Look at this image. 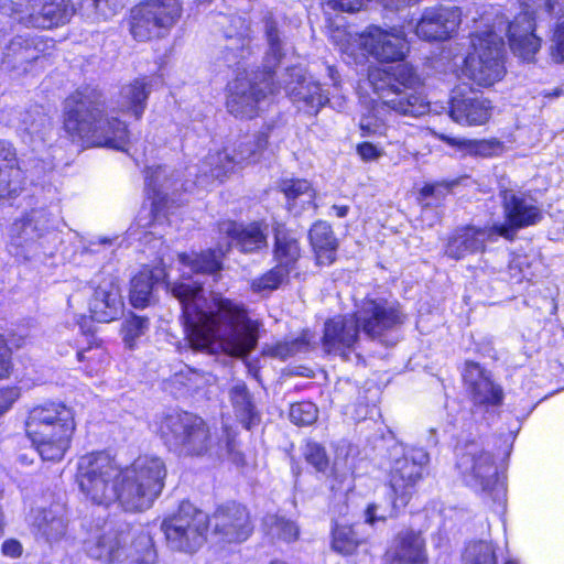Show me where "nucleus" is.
Segmentation results:
<instances>
[{
    "instance_id": "obj_30",
    "label": "nucleus",
    "mask_w": 564,
    "mask_h": 564,
    "mask_svg": "<svg viewBox=\"0 0 564 564\" xmlns=\"http://www.w3.org/2000/svg\"><path fill=\"white\" fill-rule=\"evenodd\" d=\"M25 184V176L19 165L14 149L0 142V202L18 197Z\"/></svg>"
},
{
    "instance_id": "obj_1",
    "label": "nucleus",
    "mask_w": 564,
    "mask_h": 564,
    "mask_svg": "<svg viewBox=\"0 0 564 564\" xmlns=\"http://www.w3.org/2000/svg\"><path fill=\"white\" fill-rule=\"evenodd\" d=\"M223 254L221 249L178 254L182 276L171 292L182 305L186 337L194 349L245 357L257 345L259 323L243 305L229 299L214 297L209 303L199 278L219 271Z\"/></svg>"
},
{
    "instance_id": "obj_5",
    "label": "nucleus",
    "mask_w": 564,
    "mask_h": 564,
    "mask_svg": "<svg viewBox=\"0 0 564 564\" xmlns=\"http://www.w3.org/2000/svg\"><path fill=\"white\" fill-rule=\"evenodd\" d=\"M470 36L471 51L464 61V74L477 85L489 87L506 74L503 55L506 21L498 7L485 9Z\"/></svg>"
},
{
    "instance_id": "obj_25",
    "label": "nucleus",
    "mask_w": 564,
    "mask_h": 564,
    "mask_svg": "<svg viewBox=\"0 0 564 564\" xmlns=\"http://www.w3.org/2000/svg\"><path fill=\"white\" fill-rule=\"evenodd\" d=\"M460 21L458 7L426 8L415 25V34L425 41H445L457 31Z\"/></svg>"
},
{
    "instance_id": "obj_10",
    "label": "nucleus",
    "mask_w": 564,
    "mask_h": 564,
    "mask_svg": "<svg viewBox=\"0 0 564 564\" xmlns=\"http://www.w3.org/2000/svg\"><path fill=\"white\" fill-rule=\"evenodd\" d=\"M56 217L46 208H33L10 228L7 249L20 261H39L54 254L58 235Z\"/></svg>"
},
{
    "instance_id": "obj_54",
    "label": "nucleus",
    "mask_w": 564,
    "mask_h": 564,
    "mask_svg": "<svg viewBox=\"0 0 564 564\" xmlns=\"http://www.w3.org/2000/svg\"><path fill=\"white\" fill-rule=\"evenodd\" d=\"M304 456L306 462L312 465L316 471L326 473L329 468V462L325 448L317 443H307Z\"/></svg>"
},
{
    "instance_id": "obj_51",
    "label": "nucleus",
    "mask_w": 564,
    "mask_h": 564,
    "mask_svg": "<svg viewBox=\"0 0 564 564\" xmlns=\"http://www.w3.org/2000/svg\"><path fill=\"white\" fill-rule=\"evenodd\" d=\"M218 18L219 21H217V23L225 29L224 33L226 37H238L242 42V45H245L249 32L248 21L240 15L227 17L220 14Z\"/></svg>"
},
{
    "instance_id": "obj_56",
    "label": "nucleus",
    "mask_w": 564,
    "mask_h": 564,
    "mask_svg": "<svg viewBox=\"0 0 564 564\" xmlns=\"http://www.w3.org/2000/svg\"><path fill=\"white\" fill-rule=\"evenodd\" d=\"M369 0H326V8L334 11L352 13L367 7Z\"/></svg>"
},
{
    "instance_id": "obj_9",
    "label": "nucleus",
    "mask_w": 564,
    "mask_h": 564,
    "mask_svg": "<svg viewBox=\"0 0 564 564\" xmlns=\"http://www.w3.org/2000/svg\"><path fill=\"white\" fill-rule=\"evenodd\" d=\"M166 474L161 457L139 456L129 466L119 467L116 501L130 512L150 509L164 488Z\"/></svg>"
},
{
    "instance_id": "obj_60",
    "label": "nucleus",
    "mask_w": 564,
    "mask_h": 564,
    "mask_svg": "<svg viewBox=\"0 0 564 564\" xmlns=\"http://www.w3.org/2000/svg\"><path fill=\"white\" fill-rule=\"evenodd\" d=\"M19 398L15 388L0 389V415L7 412Z\"/></svg>"
},
{
    "instance_id": "obj_49",
    "label": "nucleus",
    "mask_w": 564,
    "mask_h": 564,
    "mask_svg": "<svg viewBox=\"0 0 564 564\" xmlns=\"http://www.w3.org/2000/svg\"><path fill=\"white\" fill-rule=\"evenodd\" d=\"M289 273L290 271L288 269H284L283 267L276 264L275 268H273L262 276L252 280L251 289L258 293L271 292L282 284V282L289 275Z\"/></svg>"
},
{
    "instance_id": "obj_61",
    "label": "nucleus",
    "mask_w": 564,
    "mask_h": 564,
    "mask_svg": "<svg viewBox=\"0 0 564 564\" xmlns=\"http://www.w3.org/2000/svg\"><path fill=\"white\" fill-rule=\"evenodd\" d=\"M2 553L11 558H18L22 555V544L18 540H6L1 546Z\"/></svg>"
},
{
    "instance_id": "obj_43",
    "label": "nucleus",
    "mask_w": 564,
    "mask_h": 564,
    "mask_svg": "<svg viewBox=\"0 0 564 564\" xmlns=\"http://www.w3.org/2000/svg\"><path fill=\"white\" fill-rule=\"evenodd\" d=\"M433 134L451 147L466 150L469 153L481 156H490L500 148V143L498 141L456 139L435 131H433Z\"/></svg>"
},
{
    "instance_id": "obj_22",
    "label": "nucleus",
    "mask_w": 564,
    "mask_h": 564,
    "mask_svg": "<svg viewBox=\"0 0 564 564\" xmlns=\"http://www.w3.org/2000/svg\"><path fill=\"white\" fill-rule=\"evenodd\" d=\"M497 236L512 239L510 228L506 226H491L478 228L466 226L456 229L448 238L445 253L453 259L459 260L467 254L485 250L487 241H494Z\"/></svg>"
},
{
    "instance_id": "obj_37",
    "label": "nucleus",
    "mask_w": 564,
    "mask_h": 564,
    "mask_svg": "<svg viewBox=\"0 0 564 564\" xmlns=\"http://www.w3.org/2000/svg\"><path fill=\"white\" fill-rule=\"evenodd\" d=\"M274 259L280 267L291 271L300 257V246L297 239L282 225H278L274 228Z\"/></svg>"
},
{
    "instance_id": "obj_16",
    "label": "nucleus",
    "mask_w": 564,
    "mask_h": 564,
    "mask_svg": "<svg viewBox=\"0 0 564 564\" xmlns=\"http://www.w3.org/2000/svg\"><path fill=\"white\" fill-rule=\"evenodd\" d=\"M74 12L70 0H28L19 6L0 0V42L12 30L14 21L25 26L51 29L68 22Z\"/></svg>"
},
{
    "instance_id": "obj_23",
    "label": "nucleus",
    "mask_w": 564,
    "mask_h": 564,
    "mask_svg": "<svg viewBox=\"0 0 564 564\" xmlns=\"http://www.w3.org/2000/svg\"><path fill=\"white\" fill-rule=\"evenodd\" d=\"M208 522L212 523L214 533L225 543L245 542L253 530L249 512L236 502L219 506Z\"/></svg>"
},
{
    "instance_id": "obj_29",
    "label": "nucleus",
    "mask_w": 564,
    "mask_h": 564,
    "mask_svg": "<svg viewBox=\"0 0 564 564\" xmlns=\"http://www.w3.org/2000/svg\"><path fill=\"white\" fill-rule=\"evenodd\" d=\"M219 231L242 252H254L268 245V226L263 221L239 224L228 220L220 224Z\"/></svg>"
},
{
    "instance_id": "obj_39",
    "label": "nucleus",
    "mask_w": 564,
    "mask_h": 564,
    "mask_svg": "<svg viewBox=\"0 0 564 564\" xmlns=\"http://www.w3.org/2000/svg\"><path fill=\"white\" fill-rule=\"evenodd\" d=\"M230 399L237 419L243 424L247 430L256 423L258 414L251 402L249 391L245 383L238 382L230 389Z\"/></svg>"
},
{
    "instance_id": "obj_18",
    "label": "nucleus",
    "mask_w": 564,
    "mask_h": 564,
    "mask_svg": "<svg viewBox=\"0 0 564 564\" xmlns=\"http://www.w3.org/2000/svg\"><path fill=\"white\" fill-rule=\"evenodd\" d=\"M208 516L189 502H183L178 512L164 519L161 529L172 550L194 552L205 541Z\"/></svg>"
},
{
    "instance_id": "obj_12",
    "label": "nucleus",
    "mask_w": 564,
    "mask_h": 564,
    "mask_svg": "<svg viewBox=\"0 0 564 564\" xmlns=\"http://www.w3.org/2000/svg\"><path fill=\"white\" fill-rule=\"evenodd\" d=\"M332 40L343 54L356 63L362 62L367 56L386 63L402 61L409 52L404 32L395 28L386 30L371 25L362 33L355 34L336 30Z\"/></svg>"
},
{
    "instance_id": "obj_48",
    "label": "nucleus",
    "mask_w": 564,
    "mask_h": 564,
    "mask_svg": "<svg viewBox=\"0 0 564 564\" xmlns=\"http://www.w3.org/2000/svg\"><path fill=\"white\" fill-rule=\"evenodd\" d=\"M77 358L78 361L86 362L84 371L88 376H94L97 375L104 368V365L108 360V355L101 346L96 345L79 350L77 352Z\"/></svg>"
},
{
    "instance_id": "obj_42",
    "label": "nucleus",
    "mask_w": 564,
    "mask_h": 564,
    "mask_svg": "<svg viewBox=\"0 0 564 564\" xmlns=\"http://www.w3.org/2000/svg\"><path fill=\"white\" fill-rule=\"evenodd\" d=\"M40 42L30 36L17 35L3 48V56L17 62L36 59L40 56Z\"/></svg>"
},
{
    "instance_id": "obj_35",
    "label": "nucleus",
    "mask_w": 564,
    "mask_h": 564,
    "mask_svg": "<svg viewBox=\"0 0 564 564\" xmlns=\"http://www.w3.org/2000/svg\"><path fill=\"white\" fill-rule=\"evenodd\" d=\"M310 241L318 264L329 265L335 261L338 243L330 225L326 221L315 223L310 230Z\"/></svg>"
},
{
    "instance_id": "obj_7",
    "label": "nucleus",
    "mask_w": 564,
    "mask_h": 564,
    "mask_svg": "<svg viewBox=\"0 0 564 564\" xmlns=\"http://www.w3.org/2000/svg\"><path fill=\"white\" fill-rule=\"evenodd\" d=\"M25 430L43 460L58 462L68 451L76 430L74 411L58 402L34 406Z\"/></svg>"
},
{
    "instance_id": "obj_32",
    "label": "nucleus",
    "mask_w": 564,
    "mask_h": 564,
    "mask_svg": "<svg viewBox=\"0 0 564 564\" xmlns=\"http://www.w3.org/2000/svg\"><path fill=\"white\" fill-rule=\"evenodd\" d=\"M122 308L119 289L112 284L99 285L89 302L91 318L99 323H109L118 318Z\"/></svg>"
},
{
    "instance_id": "obj_63",
    "label": "nucleus",
    "mask_w": 564,
    "mask_h": 564,
    "mask_svg": "<svg viewBox=\"0 0 564 564\" xmlns=\"http://www.w3.org/2000/svg\"><path fill=\"white\" fill-rule=\"evenodd\" d=\"M333 209H334L336 216L339 218L346 217L348 214V210H349V208L347 206H338V205H334Z\"/></svg>"
},
{
    "instance_id": "obj_24",
    "label": "nucleus",
    "mask_w": 564,
    "mask_h": 564,
    "mask_svg": "<svg viewBox=\"0 0 564 564\" xmlns=\"http://www.w3.org/2000/svg\"><path fill=\"white\" fill-rule=\"evenodd\" d=\"M491 102L467 87H457L451 97L449 116L463 126H481L491 117Z\"/></svg>"
},
{
    "instance_id": "obj_64",
    "label": "nucleus",
    "mask_w": 564,
    "mask_h": 564,
    "mask_svg": "<svg viewBox=\"0 0 564 564\" xmlns=\"http://www.w3.org/2000/svg\"><path fill=\"white\" fill-rule=\"evenodd\" d=\"M505 564H518V562H517V561H514V560H509V561H507Z\"/></svg>"
},
{
    "instance_id": "obj_58",
    "label": "nucleus",
    "mask_w": 564,
    "mask_h": 564,
    "mask_svg": "<svg viewBox=\"0 0 564 564\" xmlns=\"http://www.w3.org/2000/svg\"><path fill=\"white\" fill-rule=\"evenodd\" d=\"M12 368L10 348L4 338L0 335V380L9 378Z\"/></svg>"
},
{
    "instance_id": "obj_11",
    "label": "nucleus",
    "mask_w": 564,
    "mask_h": 564,
    "mask_svg": "<svg viewBox=\"0 0 564 564\" xmlns=\"http://www.w3.org/2000/svg\"><path fill=\"white\" fill-rule=\"evenodd\" d=\"M265 36L269 50L265 54V75L261 83L247 77L238 76L229 84L227 109L237 118H253L261 109L268 94H274L272 68L278 65L283 55L282 42L275 21L269 17L265 19Z\"/></svg>"
},
{
    "instance_id": "obj_26",
    "label": "nucleus",
    "mask_w": 564,
    "mask_h": 564,
    "mask_svg": "<svg viewBox=\"0 0 564 564\" xmlns=\"http://www.w3.org/2000/svg\"><path fill=\"white\" fill-rule=\"evenodd\" d=\"M463 377L476 406L488 410L502 404V388L478 364L466 362Z\"/></svg>"
},
{
    "instance_id": "obj_46",
    "label": "nucleus",
    "mask_w": 564,
    "mask_h": 564,
    "mask_svg": "<svg viewBox=\"0 0 564 564\" xmlns=\"http://www.w3.org/2000/svg\"><path fill=\"white\" fill-rule=\"evenodd\" d=\"M464 564H497L496 551L491 542H470L463 555Z\"/></svg>"
},
{
    "instance_id": "obj_40",
    "label": "nucleus",
    "mask_w": 564,
    "mask_h": 564,
    "mask_svg": "<svg viewBox=\"0 0 564 564\" xmlns=\"http://www.w3.org/2000/svg\"><path fill=\"white\" fill-rule=\"evenodd\" d=\"M404 507L400 505L399 497L394 496L390 490L389 498L368 505L365 510V522L371 527L379 522H386L388 519L397 517L399 510Z\"/></svg>"
},
{
    "instance_id": "obj_6",
    "label": "nucleus",
    "mask_w": 564,
    "mask_h": 564,
    "mask_svg": "<svg viewBox=\"0 0 564 564\" xmlns=\"http://www.w3.org/2000/svg\"><path fill=\"white\" fill-rule=\"evenodd\" d=\"M85 551L102 563L155 564L156 557L150 533L127 523L106 522L85 541Z\"/></svg>"
},
{
    "instance_id": "obj_38",
    "label": "nucleus",
    "mask_w": 564,
    "mask_h": 564,
    "mask_svg": "<svg viewBox=\"0 0 564 564\" xmlns=\"http://www.w3.org/2000/svg\"><path fill=\"white\" fill-rule=\"evenodd\" d=\"M289 209H295L299 205L302 209L314 206L315 191L306 180H285L281 183Z\"/></svg>"
},
{
    "instance_id": "obj_3",
    "label": "nucleus",
    "mask_w": 564,
    "mask_h": 564,
    "mask_svg": "<svg viewBox=\"0 0 564 564\" xmlns=\"http://www.w3.org/2000/svg\"><path fill=\"white\" fill-rule=\"evenodd\" d=\"M64 129L87 147L124 151L129 140L127 124L106 110L100 91L91 87L80 88L65 100Z\"/></svg>"
},
{
    "instance_id": "obj_2",
    "label": "nucleus",
    "mask_w": 564,
    "mask_h": 564,
    "mask_svg": "<svg viewBox=\"0 0 564 564\" xmlns=\"http://www.w3.org/2000/svg\"><path fill=\"white\" fill-rule=\"evenodd\" d=\"M368 83L381 104H376L361 116L359 129L364 138L387 135L389 127L382 117L384 107L412 117H420L430 110L429 101L417 91L420 78L409 64L386 68L371 66L368 69Z\"/></svg>"
},
{
    "instance_id": "obj_20",
    "label": "nucleus",
    "mask_w": 564,
    "mask_h": 564,
    "mask_svg": "<svg viewBox=\"0 0 564 564\" xmlns=\"http://www.w3.org/2000/svg\"><path fill=\"white\" fill-rule=\"evenodd\" d=\"M391 456L390 490L399 497L401 506H406L415 486L423 478V470L429 464L430 457L423 448H404L402 446H394Z\"/></svg>"
},
{
    "instance_id": "obj_55",
    "label": "nucleus",
    "mask_w": 564,
    "mask_h": 564,
    "mask_svg": "<svg viewBox=\"0 0 564 564\" xmlns=\"http://www.w3.org/2000/svg\"><path fill=\"white\" fill-rule=\"evenodd\" d=\"M556 19L557 22L551 40V55L554 61L564 62V15H560Z\"/></svg>"
},
{
    "instance_id": "obj_33",
    "label": "nucleus",
    "mask_w": 564,
    "mask_h": 564,
    "mask_svg": "<svg viewBox=\"0 0 564 564\" xmlns=\"http://www.w3.org/2000/svg\"><path fill=\"white\" fill-rule=\"evenodd\" d=\"M425 543L420 533L412 530L401 531L394 539L387 556L392 562L420 564L425 561Z\"/></svg>"
},
{
    "instance_id": "obj_14",
    "label": "nucleus",
    "mask_w": 564,
    "mask_h": 564,
    "mask_svg": "<svg viewBox=\"0 0 564 564\" xmlns=\"http://www.w3.org/2000/svg\"><path fill=\"white\" fill-rule=\"evenodd\" d=\"M519 12L506 21V35L514 55L523 61H533L541 48V39L534 33L536 21L544 15L558 18L564 15V0H518Z\"/></svg>"
},
{
    "instance_id": "obj_19",
    "label": "nucleus",
    "mask_w": 564,
    "mask_h": 564,
    "mask_svg": "<svg viewBox=\"0 0 564 564\" xmlns=\"http://www.w3.org/2000/svg\"><path fill=\"white\" fill-rule=\"evenodd\" d=\"M182 11L180 0H149L132 10L131 33L138 41L163 36L177 23Z\"/></svg>"
},
{
    "instance_id": "obj_36",
    "label": "nucleus",
    "mask_w": 564,
    "mask_h": 564,
    "mask_svg": "<svg viewBox=\"0 0 564 564\" xmlns=\"http://www.w3.org/2000/svg\"><path fill=\"white\" fill-rule=\"evenodd\" d=\"M165 278L162 269H143L131 280L130 303L135 308H143L151 304L153 299V288Z\"/></svg>"
},
{
    "instance_id": "obj_47",
    "label": "nucleus",
    "mask_w": 564,
    "mask_h": 564,
    "mask_svg": "<svg viewBox=\"0 0 564 564\" xmlns=\"http://www.w3.org/2000/svg\"><path fill=\"white\" fill-rule=\"evenodd\" d=\"M360 540L352 527L336 525L333 530L332 547L337 553L348 555L351 554L359 545Z\"/></svg>"
},
{
    "instance_id": "obj_27",
    "label": "nucleus",
    "mask_w": 564,
    "mask_h": 564,
    "mask_svg": "<svg viewBox=\"0 0 564 564\" xmlns=\"http://www.w3.org/2000/svg\"><path fill=\"white\" fill-rule=\"evenodd\" d=\"M291 80H284V90L294 102H303V108L313 113L328 101L318 83L307 80L301 67L288 69Z\"/></svg>"
},
{
    "instance_id": "obj_13",
    "label": "nucleus",
    "mask_w": 564,
    "mask_h": 564,
    "mask_svg": "<svg viewBox=\"0 0 564 564\" xmlns=\"http://www.w3.org/2000/svg\"><path fill=\"white\" fill-rule=\"evenodd\" d=\"M191 191L188 181L180 183V180L174 175V172L169 171L166 166L148 167L145 171V191L148 198L152 200L151 208H143L134 224V227L144 230L143 237L148 235L162 237L165 232L164 227L171 225V206L174 199L170 197L171 194L178 191Z\"/></svg>"
},
{
    "instance_id": "obj_62",
    "label": "nucleus",
    "mask_w": 564,
    "mask_h": 564,
    "mask_svg": "<svg viewBox=\"0 0 564 564\" xmlns=\"http://www.w3.org/2000/svg\"><path fill=\"white\" fill-rule=\"evenodd\" d=\"M445 189H446V187H443L441 185H425L421 189V196L423 198H427V197H431V196H434V195H438L442 192H444Z\"/></svg>"
},
{
    "instance_id": "obj_21",
    "label": "nucleus",
    "mask_w": 564,
    "mask_h": 564,
    "mask_svg": "<svg viewBox=\"0 0 564 564\" xmlns=\"http://www.w3.org/2000/svg\"><path fill=\"white\" fill-rule=\"evenodd\" d=\"M456 466L467 486L476 491L503 494L498 487L494 456L476 443H467L458 453Z\"/></svg>"
},
{
    "instance_id": "obj_52",
    "label": "nucleus",
    "mask_w": 564,
    "mask_h": 564,
    "mask_svg": "<svg viewBox=\"0 0 564 564\" xmlns=\"http://www.w3.org/2000/svg\"><path fill=\"white\" fill-rule=\"evenodd\" d=\"M308 347L310 338L308 334L305 333L292 341L278 343L270 349V354L274 357L286 359L294 354L307 350Z\"/></svg>"
},
{
    "instance_id": "obj_15",
    "label": "nucleus",
    "mask_w": 564,
    "mask_h": 564,
    "mask_svg": "<svg viewBox=\"0 0 564 564\" xmlns=\"http://www.w3.org/2000/svg\"><path fill=\"white\" fill-rule=\"evenodd\" d=\"M267 143V135L261 133L235 147L212 149L198 166L188 170V175H195V183L202 187L208 186L213 181L221 182L236 169L259 161Z\"/></svg>"
},
{
    "instance_id": "obj_8",
    "label": "nucleus",
    "mask_w": 564,
    "mask_h": 564,
    "mask_svg": "<svg viewBox=\"0 0 564 564\" xmlns=\"http://www.w3.org/2000/svg\"><path fill=\"white\" fill-rule=\"evenodd\" d=\"M225 446L215 443L207 423L199 416L188 413L166 415L160 425V434L170 451L181 456H218L235 454L234 440L228 429L225 430Z\"/></svg>"
},
{
    "instance_id": "obj_4",
    "label": "nucleus",
    "mask_w": 564,
    "mask_h": 564,
    "mask_svg": "<svg viewBox=\"0 0 564 564\" xmlns=\"http://www.w3.org/2000/svg\"><path fill=\"white\" fill-rule=\"evenodd\" d=\"M402 323L403 315L394 304L381 300H366L354 315L336 316L325 323L323 349L327 354L345 358L347 351L355 348L359 325L366 335L377 338Z\"/></svg>"
},
{
    "instance_id": "obj_53",
    "label": "nucleus",
    "mask_w": 564,
    "mask_h": 564,
    "mask_svg": "<svg viewBox=\"0 0 564 564\" xmlns=\"http://www.w3.org/2000/svg\"><path fill=\"white\" fill-rule=\"evenodd\" d=\"M290 419L296 425H311L317 419V408L308 401L294 403L290 409Z\"/></svg>"
},
{
    "instance_id": "obj_31",
    "label": "nucleus",
    "mask_w": 564,
    "mask_h": 564,
    "mask_svg": "<svg viewBox=\"0 0 564 564\" xmlns=\"http://www.w3.org/2000/svg\"><path fill=\"white\" fill-rule=\"evenodd\" d=\"M15 129L23 143L37 154L46 147L52 123L50 118L41 111H26L20 115Z\"/></svg>"
},
{
    "instance_id": "obj_28",
    "label": "nucleus",
    "mask_w": 564,
    "mask_h": 564,
    "mask_svg": "<svg viewBox=\"0 0 564 564\" xmlns=\"http://www.w3.org/2000/svg\"><path fill=\"white\" fill-rule=\"evenodd\" d=\"M503 210L507 223L500 226L510 228L512 238L517 229L535 225L542 218L541 209L531 197L512 192H505Z\"/></svg>"
},
{
    "instance_id": "obj_41",
    "label": "nucleus",
    "mask_w": 564,
    "mask_h": 564,
    "mask_svg": "<svg viewBox=\"0 0 564 564\" xmlns=\"http://www.w3.org/2000/svg\"><path fill=\"white\" fill-rule=\"evenodd\" d=\"M541 261L535 256L512 254L507 274L512 283H522L523 281H532L536 275V270Z\"/></svg>"
},
{
    "instance_id": "obj_44",
    "label": "nucleus",
    "mask_w": 564,
    "mask_h": 564,
    "mask_svg": "<svg viewBox=\"0 0 564 564\" xmlns=\"http://www.w3.org/2000/svg\"><path fill=\"white\" fill-rule=\"evenodd\" d=\"M37 531L47 541H57L66 532V520L53 510H44L36 520Z\"/></svg>"
},
{
    "instance_id": "obj_34",
    "label": "nucleus",
    "mask_w": 564,
    "mask_h": 564,
    "mask_svg": "<svg viewBox=\"0 0 564 564\" xmlns=\"http://www.w3.org/2000/svg\"><path fill=\"white\" fill-rule=\"evenodd\" d=\"M150 93L151 88L144 78L122 86L116 101L118 110L140 119L145 110Z\"/></svg>"
},
{
    "instance_id": "obj_45",
    "label": "nucleus",
    "mask_w": 564,
    "mask_h": 564,
    "mask_svg": "<svg viewBox=\"0 0 564 564\" xmlns=\"http://www.w3.org/2000/svg\"><path fill=\"white\" fill-rule=\"evenodd\" d=\"M264 527L272 539L291 542L299 536V528L294 522L275 514H269L264 518Z\"/></svg>"
},
{
    "instance_id": "obj_59",
    "label": "nucleus",
    "mask_w": 564,
    "mask_h": 564,
    "mask_svg": "<svg viewBox=\"0 0 564 564\" xmlns=\"http://www.w3.org/2000/svg\"><path fill=\"white\" fill-rule=\"evenodd\" d=\"M356 151L365 162L377 161L384 154L382 148H379L371 142L359 143L356 148Z\"/></svg>"
},
{
    "instance_id": "obj_50",
    "label": "nucleus",
    "mask_w": 564,
    "mask_h": 564,
    "mask_svg": "<svg viewBox=\"0 0 564 564\" xmlns=\"http://www.w3.org/2000/svg\"><path fill=\"white\" fill-rule=\"evenodd\" d=\"M149 329V319L145 317L131 315L122 324L121 333L123 341L129 348H133L137 340L145 335Z\"/></svg>"
},
{
    "instance_id": "obj_17",
    "label": "nucleus",
    "mask_w": 564,
    "mask_h": 564,
    "mask_svg": "<svg viewBox=\"0 0 564 564\" xmlns=\"http://www.w3.org/2000/svg\"><path fill=\"white\" fill-rule=\"evenodd\" d=\"M118 475V464L105 452L89 453L78 459L79 489L95 505L108 507L116 502Z\"/></svg>"
},
{
    "instance_id": "obj_57",
    "label": "nucleus",
    "mask_w": 564,
    "mask_h": 564,
    "mask_svg": "<svg viewBox=\"0 0 564 564\" xmlns=\"http://www.w3.org/2000/svg\"><path fill=\"white\" fill-rule=\"evenodd\" d=\"M91 6L104 19H109L122 7L121 0H91Z\"/></svg>"
}]
</instances>
